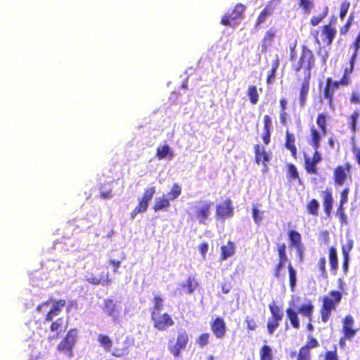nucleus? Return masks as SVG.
Here are the masks:
<instances>
[{
  "instance_id": "obj_1",
  "label": "nucleus",
  "mask_w": 360,
  "mask_h": 360,
  "mask_svg": "<svg viewBox=\"0 0 360 360\" xmlns=\"http://www.w3.org/2000/svg\"><path fill=\"white\" fill-rule=\"evenodd\" d=\"M316 56L313 51L308 46L303 45L301 52L291 63V69L299 77L298 73L302 70L304 79L300 89V105L303 107L305 105L307 94L309 91V84L311 77V70L315 67Z\"/></svg>"
},
{
  "instance_id": "obj_2",
  "label": "nucleus",
  "mask_w": 360,
  "mask_h": 360,
  "mask_svg": "<svg viewBox=\"0 0 360 360\" xmlns=\"http://www.w3.org/2000/svg\"><path fill=\"white\" fill-rule=\"evenodd\" d=\"M342 297V293L338 290H330L328 296H324L320 309L321 319L323 323H327L332 312L336 309L338 304Z\"/></svg>"
},
{
  "instance_id": "obj_3",
  "label": "nucleus",
  "mask_w": 360,
  "mask_h": 360,
  "mask_svg": "<svg viewBox=\"0 0 360 360\" xmlns=\"http://www.w3.org/2000/svg\"><path fill=\"white\" fill-rule=\"evenodd\" d=\"M213 202L205 199H200L195 201L192 207L191 219L197 221L200 224L206 225L210 220Z\"/></svg>"
},
{
  "instance_id": "obj_4",
  "label": "nucleus",
  "mask_w": 360,
  "mask_h": 360,
  "mask_svg": "<svg viewBox=\"0 0 360 360\" xmlns=\"http://www.w3.org/2000/svg\"><path fill=\"white\" fill-rule=\"evenodd\" d=\"M314 306L311 300H308L306 303H304L300 306L297 310L291 307L286 309V316L288 319L293 328L299 329L300 327V323L298 317V314H301L302 316H306L309 321L312 319Z\"/></svg>"
},
{
  "instance_id": "obj_5",
  "label": "nucleus",
  "mask_w": 360,
  "mask_h": 360,
  "mask_svg": "<svg viewBox=\"0 0 360 360\" xmlns=\"http://www.w3.org/2000/svg\"><path fill=\"white\" fill-rule=\"evenodd\" d=\"M77 340V330L70 329L61 341L58 343L56 350L68 358L73 356V348Z\"/></svg>"
},
{
  "instance_id": "obj_6",
  "label": "nucleus",
  "mask_w": 360,
  "mask_h": 360,
  "mask_svg": "<svg viewBox=\"0 0 360 360\" xmlns=\"http://www.w3.org/2000/svg\"><path fill=\"white\" fill-rule=\"evenodd\" d=\"M189 335L186 330L181 329L178 331L175 340L170 339L168 341V350L175 357H179L181 352L185 350L189 342Z\"/></svg>"
},
{
  "instance_id": "obj_7",
  "label": "nucleus",
  "mask_w": 360,
  "mask_h": 360,
  "mask_svg": "<svg viewBox=\"0 0 360 360\" xmlns=\"http://www.w3.org/2000/svg\"><path fill=\"white\" fill-rule=\"evenodd\" d=\"M51 304L50 309L46 312L44 321H51L54 317L59 315L66 304L65 300H53L49 298L48 300L42 302L37 307V311L41 312L44 307Z\"/></svg>"
},
{
  "instance_id": "obj_8",
  "label": "nucleus",
  "mask_w": 360,
  "mask_h": 360,
  "mask_svg": "<svg viewBox=\"0 0 360 360\" xmlns=\"http://www.w3.org/2000/svg\"><path fill=\"white\" fill-rule=\"evenodd\" d=\"M155 192L156 189L155 186L147 188L144 190L142 196L138 199V205L130 213V218L131 219H134L138 214L146 212L149 203L153 199Z\"/></svg>"
},
{
  "instance_id": "obj_9",
  "label": "nucleus",
  "mask_w": 360,
  "mask_h": 360,
  "mask_svg": "<svg viewBox=\"0 0 360 360\" xmlns=\"http://www.w3.org/2000/svg\"><path fill=\"white\" fill-rule=\"evenodd\" d=\"M352 168L351 164L348 162L335 167L333 173V179L335 186H342L347 180H351Z\"/></svg>"
},
{
  "instance_id": "obj_10",
  "label": "nucleus",
  "mask_w": 360,
  "mask_h": 360,
  "mask_svg": "<svg viewBox=\"0 0 360 360\" xmlns=\"http://www.w3.org/2000/svg\"><path fill=\"white\" fill-rule=\"evenodd\" d=\"M245 6L242 4H237L231 12L224 15L221 19V24L224 26H235L243 18Z\"/></svg>"
},
{
  "instance_id": "obj_11",
  "label": "nucleus",
  "mask_w": 360,
  "mask_h": 360,
  "mask_svg": "<svg viewBox=\"0 0 360 360\" xmlns=\"http://www.w3.org/2000/svg\"><path fill=\"white\" fill-rule=\"evenodd\" d=\"M153 328L158 331H167L174 326L175 322L172 316L167 312L160 313L150 317Z\"/></svg>"
},
{
  "instance_id": "obj_12",
  "label": "nucleus",
  "mask_w": 360,
  "mask_h": 360,
  "mask_svg": "<svg viewBox=\"0 0 360 360\" xmlns=\"http://www.w3.org/2000/svg\"><path fill=\"white\" fill-rule=\"evenodd\" d=\"M233 212L232 200L230 198H226L216 205L215 217L217 219L225 220L230 218L233 215Z\"/></svg>"
},
{
  "instance_id": "obj_13",
  "label": "nucleus",
  "mask_w": 360,
  "mask_h": 360,
  "mask_svg": "<svg viewBox=\"0 0 360 360\" xmlns=\"http://www.w3.org/2000/svg\"><path fill=\"white\" fill-rule=\"evenodd\" d=\"M319 347V341L312 335H308L305 345L302 346L298 352L297 360H311V349Z\"/></svg>"
},
{
  "instance_id": "obj_14",
  "label": "nucleus",
  "mask_w": 360,
  "mask_h": 360,
  "mask_svg": "<svg viewBox=\"0 0 360 360\" xmlns=\"http://www.w3.org/2000/svg\"><path fill=\"white\" fill-rule=\"evenodd\" d=\"M280 3V0H271L269 1L263 8V10L258 15L255 27L257 30L260 27L261 25L266 22V18L274 13L276 6Z\"/></svg>"
},
{
  "instance_id": "obj_15",
  "label": "nucleus",
  "mask_w": 360,
  "mask_h": 360,
  "mask_svg": "<svg viewBox=\"0 0 360 360\" xmlns=\"http://www.w3.org/2000/svg\"><path fill=\"white\" fill-rule=\"evenodd\" d=\"M354 325L353 316L351 314L346 315L342 320V334L354 339L359 330V328H356Z\"/></svg>"
},
{
  "instance_id": "obj_16",
  "label": "nucleus",
  "mask_w": 360,
  "mask_h": 360,
  "mask_svg": "<svg viewBox=\"0 0 360 360\" xmlns=\"http://www.w3.org/2000/svg\"><path fill=\"white\" fill-rule=\"evenodd\" d=\"M255 152V162L257 165L264 166L263 172H266L268 170V163L271 160V156L265 150L264 147L255 144L253 147Z\"/></svg>"
},
{
  "instance_id": "obj_17",
  "label": "nucleus",
  "mask_w": 360,
  "mask_h": 360,
  "mask_svg": "<svg viewBox=\"0 0 360 360\" xmlns=\"http://www.w3.org/2000/svg\"><path fill=\"white\" fill-rule=\"evenodd\" d=\"M340 88L336 81H333L330 77L326 80V86L323 91V98L327 100L328 105L334 108V93Z\"/></svg>"
},
{
  "instance_id": "obj_18",
  "label": "nucleus",
  "mask_w": 360,
  "mask_h": 360,
  "mask_svg": "<svg viewBox=\"0 0 360 360\" xmlns=\"http://www.w3.org/2000/svg\"><path fill=\"white\" fill-rule=\"evenodd\" d=\"M210 328L214 336L218 339L223 338L227 330L226 325L221 317H216L210 322Z\"/></svg>"
},
{
  "instance_id": "obj_19",
  "label": "nucleus",
  "mask_w": 360,
  "mask_h": 360,
  "mask_svg": "<svg viewBox=\"0 0 360 360\" xmlns=\"http://www.w3.org/2000/svg\"><path fill=\"white\" fill-rule=\"evenodd\" d=\"M323 211L327 217H330L333 207V197L330 188H327L321 192Z\"/></svg>"
},
{
  "instance_id": "obj_20",
  "label": "nucleus",
  "mask_w": 360,
  "mask_h": 360,
  "mask_svg": "<svg viewBox=\"0 0 360 360\" xmlns=\"http://www.w3.org/2000/svg\"><path fill=\"white\" fill-rule=\"evenodd\" d=\"M322 41L326 45L330 46L332 44L335 36L336 29L333 26L330 21L328 24L324 25L321 28Z\"/></svg>"
},
{
  "instance_id": "obj_21",
  "label": "nucleus",
  "mask_w": 360,
  "mask_h": 360,
  "mask_svg": "<svg viewBox=\"0 0 360 360\" xmlns=\"http://www.w3.org/2000/svg\"><path fill=\"white\" fill-rule=\"evenodd\" d=\"M102 310L106 315L110 316L113 321L118 320L119 309L112 299L107 298L104 300Z\"/></svg>"
},
{
  "instance_id": "obj_22",
  "label": "nucleus",
  "mask_w": 360,
  "mask_h": 360,
  "mask_svg": "<svg viewBox=\"0 0 360 360\" xmlns=\"http://www.w3.org/2000/svg\"><path fill=\"white\" fill-rule=\"evenodd\" d=\"M327 134L326 132L323 131H318L314 126L310 128L309 134V145L313 148L314 150L319 149L321 146V141L323 137Z\"/></svg>"
},
{
  "instance_id": "obj_23",
  "label": "nucleus",
  "mask_w": 360,
  "mask_h": 360,
  "mask_svg": "<svg viewBox=\"0 0 360 360\" xmlns=\"http://www.w3.org/2000/svg\"><path fill=\"white\" fill-rule=\"evenodd\" d=\"M68 328L67 323L64 322V319L63 317H60L55 321H52L50 326V330L51 332L54 333V335L53 337H49V339H57L61 333L66 330Z\"/></svg>"
},
{
  "instance_id": "obj_24",
  "label": "nucleus",
  "mask_w": 360,
  "mask_h": 360,
  "mask_svg": "<svg viewBox=\"0 0 360 360\" xmlns=\"http://www.w3.org/2000/svg\"><path fill=\"white\" fill-rule=\"evenodd\" d=\"M328 261L330 271L333 275H336L338 271V256L335 247L331 246L328 248Z\"/></svg>"
},
{
  "instance_id": "obj_25",
  "label": "nucleus",
  "mask_w": 360,
  "mask_h": 360,
  "mask_svg": "<svg viewBox=\"0 0 360 360\" xmlns=\"http://www.w3.org/2000/svg\"><path fill=\"white\" fill-rule=\"evenodd\" d=\"M276 36V30L274 27H271L265 32L262 40V51L266 52L272 46Z\"/></svg>"
},
{
  "instance_id": "obj_26",
  "label": "nucleus",
  "mask_w": 360,
  "mask_h": 360,
  "mask_svg": "<svg viewBox=\"0 0 360 360\" xmlns=\"http://www.w3.org/2000/svg\"><path fill=\"white\" fill-rule=\"evenodd\" d=\"M284 146L287 149H288L290 151L292 157L294 159H297V149L295 146V135L292 133H290L288 130L286 131Z\"/></svg>"
},
{
  "instance_id": "obj_27",
  "label": "nucleus",
  "mask_w": 360,
  "mask_h": 360,
  "mask_svg": "<svg viewBox=\"0 0 360 360\" xmlns=\"http://www.w3.org/2000/svg\"><path fill=\"white\" fill-rule=\"evenodd\" d=\"M236 252V245L233 242L229 240L226 245L221 246L220 260L224 261L232 257Z\"/></svg>"
},
{
  "instance_id": "obj_28",
  "label": "nucleus",
  "mask_w": 360,
  "mask_h": 360,
  "mask_svg": "<svg viewBox=\"0 0 360 360\" xmlns=\"http://www.w3.org/2000/svg\"><path fill=\"white\" fill-rule=\"evenodd\" d=\"M264 122V133L262 135V139L265 145H268L271 141V120L269 115H265L263 119Z\"/></svg>"
},
{
  "instance_id": "obj_29",
  "label": "nucleus",
  "mask_w": 360,
  "mask_h": 360,
  "mask_svg": "<svg viewBox=\"0 0 360 360\" xmlns=\"http://www.w3.org/2000/svg\"><path fill=\"white\" fill-rule=\"evenodd\" d=\"M153 307L150 309V317L162 313L164 309V300L160 295H155L152 300Z\"/></svg>"
},
{
  "instance_id": "obj_30",
  "label": "nucleus",
  "mask_w": 360,
  "mask_h": 360,
  "mask_svg": "<svg viewBox=\"0 0 360 360\" xmlns=\"http://www.w3.org/2000/svg\"><path fill=\"white\" fill-rule=\"evenodd\" d=\"M170 207V200L164 195L156 198L153 209L155 212L165 210Z\"/></svg>"
},
{
  "instance_id": "obj_31",
  "label": "nucleus",
  "mask_w": 360,
  "mask_h": 360,
  "mask_svg": "<svg viewBox=\"0 0 360 360\" xmlns=\"http://www.w3.org/2000/svg\"><path fill=\"white\" fill-rule=\"evenodd\" d=\"M172 158L174 156V153L168 145H164L157 148L156 157L159 160L165 159L166 157Z\"/></svg>"
},
{
  "instance_id": "obj_32",
  "label": "nucleus",
  "mask_w": 360,
  "mask_h": 360,
  "mask_svg": "<svg viewBox=\"0 0 360 360\" xmlns=\"http://www.w3.org/2000/svg\"><path fill=\"white\" fill-rule=\"evenodd\" d=\"M269 309L271 313V318L282 320L283 312L281 307L276 304L274 301L269 304Z\"/></svg>"
},
{
  "instance_id": "obj_33",
  "label": "nucleus",
  "mask_w": 360,
  "mask_h": 360,
  "mask_svg": "<svg viewBox=\"0 0 360 360\" xmlns=\"http://www.w3.org/2000/svg\"><path fill=\"white\" fill-rule=\"evenodd\" d=\"M288 238L290 242V245L294 246L295 248H299V247L302 245V236L298 231L290 230L288 232Z\"/></svg>"
},
{
  "instance_id": "obj_34",
  "label": "nucleus",
  "mask_w": 360,
  "mask_h": 360,
  "mask_svg": "<svg viewBox=\"0 0 360 360\" xmlns=\"http://www.w3.org/2000/svg\"><path fill=\"white\" fill-rule=\"evenodd\" d=\"M319 207L320 205L319 201L316 199L313 198L307 202L306 210L309 214L316 217L319 214Z\"/></svg>"
},
{
  "instance_id": "obj_35",
  "label": "nucleus",
  "mask_w": 360,
  "mask_h": 360,
  "mask_svg": "<svg viewBox=\"0 0 360 360\" xmlns=\"http://www.w3.org/2000/svg\"><path fill=\"white\" fill-rule=\"evenodd\" d=\"M360 117V110H356L354 111L348 117L349 127L350 130L355 133L358 131L357 120Z\"/></svg>"
},
{
  "instance_id": "obj_36",
  "label": "nucleus",
  "mask_w": 360,
  "mask_h": 360,
  "mask_svg": "<svg viewBox=\"0 0 360 360\" xmlns=\"http://www.w3.org/2000/svg\"><path fill=\"white\" fill-rule=\"evenodd\" d=\"M288 270L289 274V284L290 290L293 292L297 283V272L290 262L288 265Z\"/></svg>"
},
{
  "instance_id": "obj_37",
  "label": "nucleus",
  "mask_w": 360,
  "mask_h": 360,
  "mask_svg": "<svg viewBox=\"0 0 360 360\" xmlns=\"http://www.w3.org/2000/svg\"><path fill=\"white\" fill-rule=\"evenodd\" d=\"M316 163L314 162L310 158H304V169L307 174H318V168L316 166Z\"/></svg>"
},
{
  "instance_id": "obj_38",
  "label": "nucleus",
  "mask_w": 360,
  "mask_h": 360,
  "mask_svg": "<svg viewBox=\"0 0 360 360\" xmlns=\"http://www.w3.org/2000/svg\"><path fill=\"white\" fill-rule=\"evenodd\" d=\"M247 95L249 97L250 102L252 105L257 103L259 101V94L257 92V86L255 85H250L248 88Z\"/></svg>"
},
{
  "instance_id": "obj_39",
  "label": "nucleus",
  "mask_w": 360,
  "mask_h": 360,
  "mask_svg": "<svg viewBox=\"0 0 360 360\" xmlns=\"http://www.w3.org/2000/svg\"><path fill=\"white\" fill-rule=\"evenodd\" d=\"M86 281L91 284L94 285H99V284H104V283H110V280L108 278V274L103 275L100 278H98L96 276L91 275L89 278H86Z\"/></svg>"
},
{
  "instance_id": "obj_40",
  "label": "nucleus",
  "mask_w": 360,
  "mask_h": 360,
  "mask_svg": "<svg viewBox=\"0 0 360 360\" xmlns=\"http://www.w3.org/2000/svg\"><path fill=\"white\" fill-rule=\"evenodd\" d=\"M98 341L100 345L103 347L105 351H110L112 341L109 336L104 334H100L98 336Z\"/></svg>"
},
{
  "instance_id": "obj_41",
  "label": "nucleus",
  "mask_w": 360,
  "mask_h": 360,
  "mask_svg": "<svg viewBox=\"0 0 360 360\" xmlns=\"http://www.w3.org/2000/svg\"><path fill=\"white\" fill-rule=\"evenodd\" d=\"M317 269L320 272V277L326 279L328 278V273L326 270V259L324 256L321 257L316 264Z\"/></svg>"
},
{
  "instance_id": "obj_42",
  "label": "nucleus",
  "mask_w": 360,
  "mask_h": 360,
  "mask_svg": "<svg viewBox=\"0 0 360 360\" xmlns=\"http://www.w3.org/2000/svg\"><path fill=\"white\" fill-rule=\"evenodd\" d=\"M282 320L269 317L266 323V330L269 335H271L279 326Z\"/></svg>"
},
{
  "instance_id": "obj_43",
  "label": "nucleus",
  "mask_w": 360,
  "mask_h": 360,
  "mask_svg": "<svg viewBox=\"0 0 360 360\" xmlns=\"http://www.w3.org/2000/svg\"><path fill=\"white\" fill-rule=\"evenodd\" d=\"M327 118L328 116L326 113H320L316 117V124L318 125L319 130L328 133L327 129Z\"/></svg>"
},
{
  "instance_id": "obj_44",
  "label": "nucleus",
  "mask_w": 360,
  "mask_h": 360,
  "mask_svg": "<svg viewBox=\"0 0 360 360\" xmlns=\"http://www.w3.org/2000/svg\"><path fill=\"white\" fill-rule=\"evenodd\" d=\"M299 6L303 13L309 15L314 8V0H299Z\"/></svg>"
},
{
  "instance_id": "obj_45",
  "label": "nucleus",
  "mask_w": 360,
  "mask_h": 360,
  "mask_svg": "<svg viewBox=\"0 0 360 360\" xmlns=\"http://www.w3.org/2000/svg\"><path fill=\"white\" fill-rule=\"evenodd\" d=\"M181 194V187L178 184H173L169 192L167 193L168 198L170 200H174L178 198Z\"/></svg>"
},
{
  "instance_id": "obj_46",
  "label": "nucleus",
  "mask_w": 360,
  "mask_h": 360,
  "mask_svg": "<svg viewBox=\"0 0 360 360\" xmlns=\"http://www.w3.org/2000/svg\"><path fill=\"white\" fill-rule=\"evenodd\" d=\"M328 8L325 7L322 13H321L318 15H314L310 19V22H309L310 25L314 27L318 25L328 15Z\"/></svg>"
},
{
  "instance_id": "obj_47",
  "label": "nucleus",
  "mask_w": 360,
  "mask_h": 360,
  "mask_svg": "<svg viewBox=\"0 0 360 360\" xmlns=\"http://www.w3.org/2000/svg\"><path fill=\"white\" fill-rule=\"evenodd\" d=\"M198 285V282L194 277H188L186 280V283L183 285V287L187 288L186 292L191 294L197 288Z\"/></svg>"
},
{
  "instance_id": "obj_48",
  "label": "nucleus",
  "mask_w": 360,
  "mask_h": 360,
  "mask_svg": "<svg viewBox=\"0 0 360 360\" xmlns=\"http://www.w3.org/2000/svg\"><path fill=\"white\" fill-rule=\"evenodd\" d=\"M210 338V334L209 333H201L196 338V343L200 348H202L208 345Z\"/></svg>"
},
{
  "instance_id": "obj_49",
  "label": "nucleus",
  "mask_w": 360,
  "mask_h": 360,
  "mask_svg": "<svg viewBox=\"0 0 360 360\" xmlns=\"http://www.w3.org/2000/svg\"><path fill=\"white\" fill-rule=\"evenodd\" d=\"M271 349L269 345H264L260 349V360H272Z\"/></svg>"
},
{
  "instance_id": "obj_50",
  "label": "nucleus",
  "mask_w": 360,
  "mask_h": 360,
  "mask_svg": "<svg viewBox=\"0 0 360 360\" xmlns=\"http://www.w3.org/2000/svg\"><path fill=\"white\" fill-rule=\"evenodd\" d=\"M288 179L289 180L300 179L299 173L296 167L293 164H288Z\"/></svg>"
},
{
  "instance_id": "obj_51",
  "label": "nucleus",
  "mask_w": 360,
  "mask_h": 360,
  "mask_svg": "<svg viewBox=\"0 0 360 360\" xmlns=\"http://www.w3.org/2000/svg\"><path fill=\"white\" fill-rule=\"evenodd\" d=\"M323 358V360H339L337 346L334 345L332 350L326 351Z\"/></svg>"
},
{
  "instance_id": "obj_52",
  "label": "nucleus",
  "mask_w": 360,
  "mask_h": 360,
  "mask_svg": "<svg viewBox=\"0 0 360 360\" xmlns=\"http://www.w3.org/2000/svg\"><path fill=\"white\" fill-rule=\"evenodd\" d=\"M354 242L352 240H348L347 243L342 245V253L343 257H349V252L353 248Z\"/></svg>"
},
{
  "instance_id": "obj_53",
  "label": "nucleus",
  "mask_w": 360,
  "mask_h": 360,
  "mask_svg": "<svg viewBox=\"0 0 360 360\" xmlns=\"http://www.w3.org/2000/svg\"><path fill=\"white\" fill-rule=\"evenodd\" d=\"M129 347H124L122 348L115 347L112 351V355L116 357H122L129 354Z\"/></svg>"
},
{
  "instance_id": "obj_54",
  "label": "nucleus",
  "mask_w": 360,
  "mask_h": 360,
  "mask_svg": "<svg viewBox=\"0 0 360 360\" xmlns=\"http://www.w3.org/2000/svg\"><path fill=\"white\" fill-rule=\"evenodd\" d=\"M245 322L247 325V329L248 330H255L258 328V324L257 321L252 317L246 316L245 319Z\"/></svg>"
},
{
  "instance_id": "obj_55",
  "label": "nucleus",
  "mask_w": 360,
  "mask_h": 360,
  "mask_svg": "<svg viewBox=\"0 0 360 360\" xmlns=\"http://www.w3.org/2000/svg\"><path fill=\"white\" fill-rule=\"evenodd\" d=\"M263 212L259 211L255 206L252 207V217L254 219V221L257 225H259L262 219H263Z\"/></svg>"
},
{
  "instance_id": "obj_56",
  "label": "nucleus",
  "mask_w": 360,
  "mask_h": 360,
  "mask_svg": "<svg viewBox=\"0 0 360 360\" xmlns=\"http://www.w3.org/2000/svg\"><path fill=\"white\" fill-rule=\"evenodd\" d=\"M349 193V188L348 187H345L340 192V199L339 207H343L345 203L348 201V195Z\"/></svg>"
},
{
  "instance_id": "obj_57",
  "label": "nucleus",
  "mask_w": 360,
  "mask_h": 360,
  "mask_svg": "<svg viewBox=\"0 0 360 360\" xmlns=\"http://www.w3.org/2000/svg\"><path fill=\"white\" fill-rule=\"evenodd\" d=\"M349 3L347 1H343L341 3L340 5V18L341 19H344V18L346 16L347 11L349 8Z\"/></svg>"
},
{
  "instance_id": "obj_58",
  "label": "nucleus",
  "mask_w": 360,
  "mask_h": 360,
  "mask_svg": "<svg viewBox=\"0 0 360 360\" xmlns=\"http://www.w3.org/2000/svg\"><path fill=\"white\" fill-rule=\"evenodd\" d=\"M285 263L278 262L274 268V276L279 278L281 276V270L284 267Z\"/></svg>"
},
{
  "instance_id": "obj_59",
  "label": "nucleus",
  "mask_w": 360,
  "mask_h": 360,
  "mask_svg": "<svg viewBox=\"0 0 360 360\" xmlns=\"http://www.w3.org/2000/svg\"><path fill=\"white\" fill-rule=\"evenodd\" d=\"M336 82L339 84L340 86H348L351 83L350 76L343 75L341 79L338 81H336Z\"/></svg>"
},
{
  "instance_id": "obj_60",
  "label": "nucleus",
  "mask_w": 360,
  "mask_h": 360,
  "mask_svg": "<svg viewBox=\"0 0 360 360\" xmlns=\"http://www.w3.org/2000/svg\"><path fill=\"white\" fill-rule=\"evenodd\" d=\"M279 119L282 125H287L288 120L289 119V115L287 110H280Z\"/></svg>"
},
{
  "instance_id": "obj_61",
  "label": "nucleus",
  "mask_w": 360,
  "mask_h": 360,
  "mask_svg": "<svg viewBox=\"0 0 360 360\" xmlns=\"http://www.w3.org/2000/svg\"><path fill=\"white\" fill-rule=\"evenodd\" d=\"M337 214L340 219V222L342 224H345L347 223V217L344 212V207H338Z\"/></svg>"
},
{
  "instance_id": "obj_62",
  "label": "nucleus",
  "mask_w": 360,
  "mask_h": 360,
  "mask_svg": "<svg viewBox=\"0 0 360 360\" xmlns=\"http://www.w3.org/2000/svg\"><path fill=\"white\" fill-rule=\"evenodd\" d=\"M350 102L353 104L360 103V95L356 91H352L350 96Z\"/></svg>"
},
{
  "instance_id": "obj_63",
  "label": "nucleus",
  "mask_w": 360,
  "mask_h": 360,
  "mask_svg": "<svg viewBox=\"0 0 360 360\" xmlns=\"http://www.w3.org/2000/svg\"><path fill=\"white\" fill-rule=\"evenodd\" d=\"M276 71L274 69L270 70L266 77L267 84H271L275 80Z\"/></svg>"
},
{
  "instance_id": "obj_64",
  "label": "nucleus",
  "mask_w": 360,
  "mask_h": 360,
  "mask_svg": "<svg viewBox=\"0 0 360 360\" xmlns=\"http://www.w3.org/2000/svg\"><path fill=\"white\" fill-rule=\"evenodd\" d=\"M199 250L202 257L205 259L208 250V244L207 243H201L199 246Z\"/></svg>"
}]
</instances>
